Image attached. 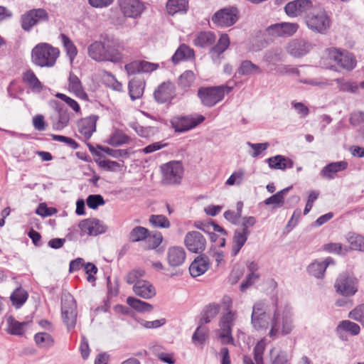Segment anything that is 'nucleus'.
I'll return each instance as SVG.
<instances>
[{"instance_id": "obj_1", "label": "nucleus", "mask_w": 364, "mask_h": 364, "mask_svg": "<svg viewBox=\"0 0 364 364\" xmlns=\"http://www.w3.org/2000/svg\"><path fill=\"white\" fill-rule=\"evenodd\" d=\"M123 46L114 38L106 37L102 41H96L88 47L89 56L95 61L119 63L123 59Z\"/></svg>"}, {"instance_id": "obj_2", "label": "nucleus", "mask_w": 364, "mask_h": 364, "mask_svg": "<svg viewBox=\"0 0 364 364\" xmlns=\"http://www.w3.org/2000/svg\"><path fill=\"white\" fill-rule=\"evenodd\" d=\"M59 55L58 48L47 43H40L32 49L31 60L41 68H51L55 65Z\"/></svg>"}, {"instance_id": "obj_3", "label": "nucleus", "mask_w": 364, "mask_h": 364, "mask_svg": "<svg viewBox=\"0 0 364 364\" xmlns=\"http://www.w3.org/2000/svg\"><path fill=\"white\" fill-rule=\"evenodd\" d=\"M304 22L309 30L320 34L327 33L331 26V20L327 11L316 6L304 16Z\"/></svg>"}, {"instance_id": "obj_4", "label": "nucleus", "mask_w": 364, "mask_h": 364, "mask_svg": "<svg viewBox=\"0 0 364 364\" xmlns=\"http://www.w3.org/2000/svg\"><path fill=\"white\" fill-rule=\"evenodd\" d=\"M274 306L275 310L271 321V329L269 333V336L271 338H274L279 335L289 334L294 327L290 314L286 311L280 314L277 306V300L274 302Z\"/></svg>"}, {"instance_id": "obj_5", "label": "nucleus", "mask_w": 364, "mask_h": 364, "mask_svg": "<svg viewBox=\"0 0 364 364\" xmlns=\"http://www.w3.org/2000/svg\"><path fill=\"white\" fill-rule=\"evenodd\" d=\"M232 89V87L227 85L200 87L198 96L204 106L211 107L223 100L225 95L229 93Z\"/></svg>"}, {"instance_id": "obj_6", "label": "nucleus", "mask_w": 364, "mask_h": 364, "mask_svg": "<svg viewBox=\"0 0 364 364\" xmlns=\"http://www.w3.org/2000/svg\"><path fill=\"white\" fill-rule=\"evenodd\" d=\"M61 314L68 329L73 328L77 320V304L70 293H64L61 296Z\"/></svg>"}, {"instance_id": "obj_7", "label": "nucleus", "mask_w": 364, "mask_h": 364, "mask_svg": "<svg viewBox=\"0 0 364 364\" xmlns=\"http://www.w3.org/2000/svg\"><path fill=\"white\" fill-rule=\"evenodd\" d=\"M49 19L48 13L44 9H33L26 11L20 17L21 28L30 32L33 27L39 23L47 22Z\"/></svg>"}, {"instance_id": "obj_8", "label": "nucleus", "mask_w": 364, "mask_h": 364, "mask_svg": "<svg viewBox=\"0 0 364 364\" xmlns=\"http://www.w3.org/2000/svg\"><path fill=\"white\" fill-rule=\"evenodd\" d=\"M334 287L338 294L346 297L355 294L358 289V279L347 274H341L337 278Z\"/></svg>"}, {"instance_id": "obj_9", "label": "nucleus", "mask_w": 364, "mask_h": 364, "mask_svg": "<svg viewBox=\"0 0 364 364\" xmlns=\"http://www.w3.org/2000/svg\"><path fill=\"white\" fill-rule=\"evenodd\" d=\"M163 183L166 185L178 184L183 176V168L179 161H170L161 166Z\"/></svg>"}, {"instance_id": "obj_10", "label": "nucleus", "mask_w": 364, "mask_h": 364, "mask_svg": "<svg viewBox=\"0 0 364 364\" xmlns=\"http://www.w3.org/2000/svg\"><path fill=\"white\" fill-rule=\"evenodd\" d=\"M211 19L218 26H231L238 19V10L235 7L222 9L215 12Z\"/></svg>"}, {"instance_id": "obj_11", "label": "nucleus", "mask_w": 364, "mask_h": 364, "mask_svg": "<svg viewBox=\"0 0 364 364\" xmlns=\"http://www.w3.org/2000/svg\"><path fill=\"white\" fill-rule=\"evenodd\" d=\"M314 6L310 0H294L289 2L284 7L285 12L290 17L306 16Z\"/></svg>"}, {"instance_id": "obj_12", "label": "nucleus", "mask_w": 364, "mask_h": 364, "mask_svg": "<svg viewBox=\"0 0 364 364\" xmlns=\"http://www.w3.org/2000/svg\"><path fill=\"white\" fill-rule=\"evenodd\" d=\"M251 323L257 331L266 330L269 326V316L263 302H257L253 306Z\"/></svg>"}, {"instance_id": "obj_13", "label": "nucleus", "mask_w": 364, "mask_h": 364, "mask_svg": "<svg viewBox=\"0 0 364 364\" xmlns=\"http://www.w3.org/2000/svg\"><path fill=\"white\" fill-rule=\"evenodd\" d=\"M205 120L203 115H198L197 118L192 116L176 117L171 120L173 128L177 132H185L194 127Z\"/></svg>"}, {"instance_id": "obj_14", "label": "nucleus", "mask_w": 364, "mask_h": 364, "mask_svg": "<svg viewBox=\"0 0 364 364\" xmlns=\"http://www.w3.org/2000/svg\"><path fill=\"white\" fill-rule=\"evenodd\" d=\"M330 59L347 70H353L356 65V60L352 53L341 51L336 48L328 49Z\"/></svg>"}, {"instance_id": "obj_15", "label": "nucleus", "mask_w": 364, "mask_h": 364, "mask_svg": "<svg viewBox=\"0 0 364 364\" xmlns=\"http://www.w3.org/2000/svg\"><path fill=\"white\" fill-rule=\"evenodd\" d=\"M184 243L190 252L200 253L205 249L206 240L200 232L190 231L185 236Z\"/></svg>"}, {"instance_id": "obj_16", "label": "nucleus", "mask_w": 364, "mask_h": 364, "mask_svg": "<svg viewBox=\"0 0 364 364\" xmlns=\"http://www.w3.org/2000/svg\"><path fill=\"white\" fill-rule=\"evenodd\" d=\"M79 228L82 232L94 236L105 233L107 230L102 221L94 218L82 220L79 223Z\"/></svg>"}, {"instance_id": "obj_17", "label": "nucleus", "mask_w": 364, "mask_h": 364, "mask_svg": "<svg viewBox=\"0 0 364 364\" xmlns=\"http://www.w3.org/2000/svg\"><path fill=\"white\" fill-rule=\"evenodd\" d=\"M155 100L160 104L171 102L176 97V87L170 81L160 84L154 92Z\"/></svg>"}, {"instance_id": "obj_18", "label": "nucleus", "mask_w": 364, "mask_h": 364, "mask_svg": "<svg viewBox=\"0 0 364 364\" xmlns=\"http://www.w3.org/2000/svg\"><path fill=\"white\" fill-rule=\"evenodd\" d=\"M235 318V314L229 311L221 318L220 337L222 339V343L224 344H232L234 342L232 336V327Z\"/></svg>"}, {"instance_id": "obj_19", "label": "nucleus", "mask_w": 364, "mask_h": 364, "mask_svg": "<svg viewBox=\"0 0 364 364\" xmlns=\"http://www.w3.org/2000/svg\"><path fill=\"white\" fill-rule=\"evenodd\" d=\"M120 9L124 16L136 18L141 16L145 6L139 0H118Z\"/></svg>"}, {"instance_id": "obj_20", "label": "nucleus", "mask_w": 364, "mask_h": 364, "mask_svg": "<svg viewBox=\"0 0 364 364\" xmlns=\"http://www.w3.org/2000/svg\"><path fill=\"white\" fill-rule=\"evenodd\" d=\"M314 45L304 39H295L291 41L287 46L288 53L296 58H300L308 53Z\"/></svg>"}, {"instance_id": "obj_21", "label": "nucleus", "mask_w": 364, "mask_h": 364, "mask_svg": "<svg viewBox=\"0 0 364 364\" xmlns=\"http://www.w3.org/2000/svg\"><path fill=\"white\" fill-rule=\"evenodd\" d=\"M299 28V24L296 23H280L271 25L267 31L272 35L285 37L294 35Z\"/></svg>"}, {"instance_id": "obj_22", "label": "nucleus", "mask_w": 364, "mask_h": 364, "mask_svg": "<svg viewBox=\"0 0 364 364\" xmlns=\"http://www.w3.org/2000/svg\"><path fill=\"white\" fill-rule=\"evenodd\" d=\"M98 119L97 115H91L80 119L77 122V129L79 133L85 139H89L96 131V122Z\"/></svg>"}, {"instance_id": "obj_23", "label": "nucleus", "mask_w": 364, "mask_h": 364, "mask_svg": "<svg viewBox=\"0 0 364 364\" xmlns=\"http://www.w3.org/2000/svg\"><path fill=\"white\" fill-rule=\"evenodd\" d=\"M210 268V259L202 255L197 257L189 267V272L193 277H197L203 274Z\"/></svg>"}, {"instance_id": "obj_24", "label": "nucleus", "mask_w": 364, "mask_h": 364, "mask_svg": "<svg viewBox=\"0 0 364 364\" xmlns=\"http://www.w3.org/2000/svg\"><path fill=\"white\" fill-rule=\"evenodd\" d=\"M186 252L181 247H171L167 252V261L171 267L182 265L186 259Z\"/></svg>"}, {"instance_id": "obj_25", "label": "nucleus", "mask_w": 364, "mask_h": 364, "mask_svg": "<svg viewBox=\"0 0 364 364\" xmlns=\"http://www.w3.org/2000/svg\"><path fill=\"white\" fill-rule=\"evenodd\" d=\"M133 291L137 296L149 299L156 295L154 287L148 281H139L133 286Z\"/></svg>"}, {"instance_id": "obj_26", "label": "nucleus", "mask_w": 364, "mask_h": 364, "mask_svg": "<svg viewBox=\"0 0 364 364\" xmlns=\"http://www.w3.org/2000/svg\"><path fill=\"white\" fill-rule=\"evenodd\" d=\"M68 89L73 92L77 97L85 101H88V95L83 89L82 82L79 77L75 74L70 73L68 78Z\"/></svg>"}, {"instance_id": "obj_27", "label": "nucleus", "mask_w": 364, "mask_h": 364, "mask_svg": "<svg viewBox=\"0 0 364 364\" xmlns=\"http://www.w3.org/2000/svg\"><path fill=\"white\" fill-rule=\"evenodd\" d=\"M348 167V163L345 161L332 162L325 166L321 174L327 179H333L339 171H344Z\"/></svg>"}, {"instance_id": "obj_28", "label": "nucleus", "mask_w": 364, "mask_h": 364, "mask_svg": "<svg viewBox=\"0 0 364 364\" xmlns=\"http://www.w3.org/2000/svg\"><path fill=\"white\" fill-rule=\"evenodd\" d=\"M269 166L272 169L284 171L294 166V161L282 155H276L267 159Z\"/></svg>"}, {"instance_id": "obj_29", "label": "nucleus", "mask_w": 364, "mask_h": 364, "mask_svg": "<svg viewBox=\"0 0 364 364\" xmlns=\"http://www.w3.org/2000/svg\"><path fill=\"white\" fill-rule=\"evenodd\" d=\"M331 264H334V261L331 257H327L321 262L316 261L309 265L308 272L310 274L318 279L322 278L327 267Z\"/></svg>"}, {"instance_id": "obj_30", "label": "nucleus", "mask_w": 364, "mask_h": 364, "mask_svg": "<svg viewBox=\"0 0 364 364\" xmlns=\"http://www.w3.org/2000/svg\"><path fill=\"white\" fill-rule=\"evenodd\" d=\"M166 8L167 13L171 16L176 14H186L188 10V1L168 0Z\"/></svg>"}, {"instance_id": "obj_31", "label": "nucleus", "mask_w": 364, "mask_h": 364, "mask_svg": "<svg viewBox=\"0 0 364 364\" xmlns=\"http://www.w3.org/2000/svg\"><path fill=\"white\" fill-rule=\"evenodd\" d=\"M145 82L141 79L133 78L129 82V94L132 100L141 97L144 93Z\"/></svg>"}, {"instance_id": "obj_32", "label": "nucleus", "mask_w": 364, "mask_h": 364, "mask_svg": "<svg viewBox=\"0 0 364 364\" xmlns=\"http://www.w3.org/2000/svg\"><path fill=\"white\" fill-rule=\"evenodd\" d=\"M249 235V233H247L240 229L235 231L232 247V255L233 256L238 254L241 248L245 244Z\"/></svg>"}, {"instance_id": "obj_33", "label": "nucleus", "mask_w": 364, "mask_h": 364, "mask_svg": "<svg viewBox=\"0 0 364 364\" xmlns=\"http://www.w3.org/2000/svg\"><path fill=\"white\" fill-rule=\"evenodd\" d=\"M264 343L262 341H259L254 348V360L249 355L243 356V363L244 364H264L263 362V353L264 351Z\"/></svg>"}, {"instance_id": "obj_34", "label": "nucleus", "mask_w": 364, "mask_h": 364, "mask_svg": "<svg viewBox=\"0 0 364 364\" xmlns=\"http://www.w3.org/2000/svg\"><path fill=\"white\" fill-rule=\"evenodd\" d=\"M194 57V52L188 46L185 44H182L176 50L175 53L172 56V61L174 64L178 63L183 60L191 59Z\"/></svg>"}, {"instance_id": "obj_35", "label": "nucleus", "mask_w": 364, "mask_h": 364, "mask_svg": "<svg viewBox=\"0 0 364 364\" xmlns=\"http://www.w3.org/2000/svg\"><path fill=\"white\" fill-rule=\"evenodd\" d=\"M238 74L241 75H252L261 74L262 70L250 60H243L238 69Z\"/></svg>"}, {"instance_id": "obj_36", "label": "nucleus", "mask_w": 364, "mask_h": 364, "mask_svg": "<svg viewBox=\"0 0 364 364\" xmlns=\"http://www.w3.org/2000/svg\"><path fill=\"white\" fill-rule=\"evenodd\" d=\"M290 188L291 187L284 188L273 196L267 198L264 201V204L267 205H273L274 208L282 207L284 203V196L287 193Z\"/></svg>"}, {"instance_id": "obj_37", "label": "nucleus", "mask_w": 364, "mask_h": 364, "mask_svg": "<svg viewBox=\"0 0 364 364\" xmlns=\"http://www.w3.org/2000/svg\"><path fill=\"white\" fill-rule=\"evenodd\" d=\"M70 121V114L66 109L62 108L58 111L56 119H53V127L55 130H62L68 125Z\"/></svg>"}, {"instance_id": "obj_38", "label": "nucleus", "mask_w": 364, "mask_h": 364, "mask_svg": "<svg viewBox=\"0 0 364 364\" xmlns=\"http://www.w3.org/2000/svg\"><path fill=\"white\" fill-rule=\"evenodd\" d=\"M215 41V36L210 31H204L198 33L194 40V45L201 48L211 46Z\"/></svg>"}, {"instance_id": "obj_39", "label": "nucleus", "mask_w": 364, "mask_h": 364, "mask_svg": "<svg viewBox=\"0 0 364 364\" xmlns=\"http://www.w3.org/2000/svg\"><path fill=\"white\" fill-rule=\"evenodd\" d=\"M8 329L7 332L11 335L21 336L24 333V327L27 326V322H19L13 316L7 318Z\"/></svg>"}, {"instance_id": "obj_40", "label": "nucleus", "mask_w": 364, "mask_h": 364, "mask_svg": "<svg viewBox=\"0 0 364 364\" xmlns=\"http://www.w3.org/2000/svg\"><path fill=\"white\" fill-rule=\"evenodd\" d=\"M66 53L72 63L77 54V50L74 43L70 38L64 33H61L59 36Z\"/></svg>"}, {"instance_id": "obj_41", "label": "nucleus", "mask_w": 364, "mask_h": 364, "mask_svg": "<svg viewBox=\"0 0 364 364\" xmlns=\"http://www.w3.org/2000/svg\"><path fill=\"white\" fill-rule=\"evenodd\" d=\"M195 80V74L191 70H186L178 79V87L187 92Z\"/></svg>"}, {"instance_id": "obj_42", "label": "nucleus", "mask_w": 364, "mask_h": 364, "mask_svg": "<svg viewBox=\"0 0 364 364\" xmlns=\"http://www.w3.org/2000/svg\"><path fill=\"white\" fill-rule=\"evenodd\" d=\"M23 80L32 90L40 91L43 88L41 82L39 81L33 71L31 70H28L23 73Z\"/></svg>"}, {"instance_id": "obj_43", "label": "nucleus", "mask_w": 364, "mask_h": 364, "mask_svg": "<svg viewBox=\"0 0 364 364\" xmlns=\"http://www.w3.org/2000/svg\"><path fill=\"white\" fill-rule=\"evenodd\" d=\"M127 303L139 312H150L153 309L151 304L132 296L127 299Z\"/></svg>"}, {"instance_id": "obj_44", "label": "nucleus", "mask_w": 364, "mask_h": 364, "mask_svg": "<svg viewBox=\"0 0 364 364\" xmlns=\"http://www.w3.org/2000/svg\"><path fill=\"white\" fill-rule=\"evenodd\" d=\"M149 236V230L142 226L134 228L129 234L130 242H136L146 240Z\"/></svg>"}, {"instance_id": "obj_45", "label": "nucleus", "mask_w": 364, "mask_h": 364, "mask_svg": "<svg viewBox=\"0 0 364 364\" xmlns=\"http://www.w3.org/2000/svg\"><path fill=\"white\" fill-rule=\"evenodd\" d=\"M208 338V329L200 323L192 336L193 343L196 345H203Z\"/></svg>"}, {"instance_id": "obj_46", "label": "nucleus", "mask_w": 364, "mask_h": 364, "mask_svg": "<svg viewBox=\"0 0 364 364\" xmlns=\"http://www.w3.org/2000/svg\"><path fill=\"white\" fill-rule=\"evenodd\" d=\"M130 139V137L122 132L116 131L111 135L107 143L113 146H119L122 144H128Z\"/></svg>"}, {"instance_id": "obj_47", "label": "nucleus", "mask_w": 364, "mask_h": 364, "mask_svg": "<svg viewBox=\"0 0 364 364\" xmlns=\"http://www.w3.org/2000/svg\"><path fill=\"white\" fill-rule=\"evenodd\" d=\"M220 311V306L216 304H209L205 311L204 314L200 318V323H208L210 322V321L215 317Z\"/></svg>"}, {"instance_id": "obj_48", "label": "nucleus", "mask_w": 364, "mask_h": 364, "mask_svg": "<svg viewBox=\"0 0 364 364\" xmlns=\"http://www.w3.org/2000/svg\"><path fill=\"white\" fill-rule=\"evenodd\" d=\"M347 240L352 250L364 251V237L350 232L347 235Z\"/></svg>"}, {"instance_id": "obj_49", "label": "nucleus", "mask_w": 364, "mask_h": 364, "mask_svg": "<svg viewBox=\"0 0 364 364\" xmlns=\"http://www.w3.org/2000/svg\"><path fill=\"white\" fill-rule=\"evenodd\" d=\"M337 331L339 332L341 330L349 332L353 336L359 334L360 328L357 323L352 322L348 320L342 321L339 323L336 328Z\"/></svg>"}, {"instance_id": "obj_50", "label": "nucleus", "mask_w": 364, "mask_h": 364, "mask_svg": "<svg viewBox=\"0 0 364 364\" xmlns=\"http://www.w3.org/2000/svg\"><path fill=\"white\" fill-rule=\"evenodd\" d=\"M11 300L13 304L17 307H21L27 300L28 294L21 288L16 289L11 295Z\"/></svg>"}, {"instance_id": "obj_51", "label": "nucleus", "mask_w": 364, "mask_h": 364, "mask_svg": "<svg viewBox=\"0 0 364 364\" xmlns=\"http://www.w3.org/2000/svg\"><path fill=\"white\" fill-rule=\"evenodd\" d=\"M36 343L40 348H49L53 344L52 336L46 332L38 333L34 336Z\"/></svg>"}, {"instance_id": "obj_52", "label": "nucleus", "mask_w": 364, "mask_h": 364, "mask_svg": "<svg viewBox=\"0 0 364 364\" xmlns=\"http://www.w3.org/2000/svg\"><path fill=\"white\" fill-rule=\"evenodd\" d=\"M149 220L156 228H168L171 225L168 218L163 215H151Z\"/></svg>"}, {"instance_id": "obj_53", "label": "nucleus", "mask_w": 364, "mask_h": 364, "mask_svg": "<svg viewBox=\"0 0 364 364\" xmlns=\"http://www.w3.org/2000/svg\"><path fill=\"white\" fill-rule=\"evenodd\" d=\"M335 81L338 83L340 91L355 93L358 90L359 86L356 82L346 81L340 78L336 79Z\"/></svg>"}, {"instance_id": "obj_54", "label": "nucleus", "mask_w": 364, "mask_h": 364, "mask_svg": "<svg viewBox=\"0 0 364 364\" xmlns=\"http://www.w3.org/2000/svg\"><path fill=\"white\" fill-rule=\"evenodd\" d=\"M98 148L107 155L115 159H119L120 157L129 158V153L127 149H113L109 147L102 146H98Z\"/></svg>"}, {"instance_id": "obj_55", "label": "nucleus", "mask_w": 364, "mask_h": 364, "mask_svg": "<svg viewBox=\"0 0 364 364\" xmlns=\"http://www.w3.org/2000/svg\"><path fill=\"white\" fill-rule=\"evenodd\" d=\"M162 240L163 237L161 232H156L152 235H150V232H149V236L146 239L147 247L149 249H155L161 245Z\"/></svg>"}, {"instance_id": "obj_56", "label": "nucleus", "mask_w": 364, "mask_h": 364, "mask_svg": "<svg viewBox=\"0 0 364 364\" xmlns=\"http://www.w3.org/2000/svg\"><path fill=\"white\" fill-rule=\"evenodd\" d=\"M349 317L358 321L364 327V303L356 306L349 313Z\"/></svg>"}, {"instance_id": "obj_57", "label": "nucleus", "mask_w": 364, "mask_h": 364, "mask_svg": "<svg viewBox=\"0 0 364 364\" xmlns=\"http://www.w3.org/2000/svg\"><path fill=\"white\" fill-rule=\"evenodd\" d=\"M245 178V171L243 170H238L233 172L226 181L228 186H239L242 183Z\"/></svg>"}, {"instance_id": "obj_58", "label": "nucleus", "mask_w": 364, "mask_h": 364, "mask_svg": "<svg viewBox=\"0 0 364 364\" xmlns=\"http://www.w3.org/2000/svg\"><path fill=\"white\" fill-rule=\"evenodd\" d=\"M86 201L87 206L91 209H96L105 203L103 197L99 194L90 195Z\"/></svg>"}, {"instance_id": "obj_59", "label": "nucleus", "mask_w": 364, "mask_h": 364, "mask_svg": "<svg viewBox=\"0 0 364 364\" xmlns=\"http://www.w3.org/2000/svg\"><path fill=\"white\" fill-rule=\"evenodd\" d=\"M50 136L53 140L63 142L73 149H77L79 147V144L72 138L57 134H51Z\"/></svg>"}, {"instance_id": "obj_60", "label": "nucleus", "mask_w": 364, "mask_h": 364, "mask_svg": "<svg viewBox=\"0 0 364 364\" xmlns=\"http://www.w3.org/2000/svg\"><path fill=\"white\" fill-rule=\"evenodd\" d=\"M144 274V272L143 270H132L130 272H129L126 276V282L129 284H136L139 281H143V279H141V277H142Z\"/></svg>"}, {"instance_id": "obj_61", "label": "nucleus", "mask_w": 364, "mask_h": 364, "mask_svg": "<svg viewBox=\"0 0 364 364\" xmlns=\"http://www.w3.org/2000/svg\"><path fill=\"white\" fill-rule=\"evenodd\" d=\"M259 278L258 274L250 273L247 274L246 279L240 285V291H245L247 289L254 284Z\"/></svg>"}, {"instance_id": "obj_62", "label": "nucleus", "mask_w": 364, "mask_h": 364, "mask_svg": "<svg viewBox=\"0 0 364 364\" xmlns=\"http://www.w3.org/2000/svg\"><path fill=\"white\" fill-rule=\"evenodd\" d=\"M141 73H151L157 70L159 67V64L148 62L146 60H139Z\"/></svg>"}, {"instance_id": "obj_63", "label": "nucleus", "mask_w": 364, "mask_h": 364, "mask_svg": "<svg viewBox=\"0 0 364 364\" xmlns=\"http://www.w3.org/2000/svg\"><path fill=\"white\" fill-rule=\"evenodd\" d=\"M124 69L128 75H135L136 73H140V65L139 60H134L131 62L124 66Z\"/></svg>"}, {"instance_id": "obj_64", "label": "nucleus", "mask_w": 364, "mask_h": 364, "mask_svg": "<svg viewBox=\"0 0 364 364\" xmlns=\"http://www.w3.org/2000/svg\"><path fill=\"white\" fill-rule=\"evenodd\" d=\"M350 123L353 126H357L364 122V112L359 111L353 112L350 114L349 119Z\"/></svg>"}]
</instances>
